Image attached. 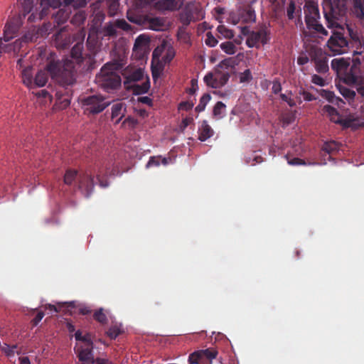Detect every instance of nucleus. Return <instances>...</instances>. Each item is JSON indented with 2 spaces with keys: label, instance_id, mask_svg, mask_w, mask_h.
Listing matches in <instances>:
<instances>
[{
  "label": "nucleus",
  "instance_id": "f257e3e1",
  "mask_svg": "<svg viewBox=\"0 0 364 364\" xmlns=\"http://www.w3.org/2000/svg\"><path fill=\"white\" fill-rule=\"evenodd\" d=\"M48 74L53 80L63 86L75 83L74 64L71 60L61 62L60 60L50 59L46 69L36 73L33 86H45L48 80Z\"/></svg>",
  "mask_w": 364,
  "mask_h": 364
},
{
  "label": "nucleus",
  "instance_id": "f03ea898",
  "mask_svg": "<svg viewBox=\"0 0 364 364\" xmlns=\"http://www.w3.org/2000/svg\"><path fill=\"white\" fill-rule=\"evenodd\" d=\"M117 66L114 63H106L96 76V82L107 92H111L120 87L122 80L116 71Z\"/></svg>",
  "mask_w": 364,
  "mask_h": 364
},
{
  "label": "nucleus",
  "instance_id": "7ed1b4c3",
  "mask_svg": "<svg viewBox=\"0 0 364 364\" xmlns=\"http://www.w3.org/2000/svg\"><path fill=\"white\" fill-rule=\"evenodd\" d=\"M331 68L340 80L348 85H355L362 77L360 69L351 67L350 59L335 58L331 61Z\"/></svg>",
  "mask_w": 364,
  "mask_h": 364
},
{
  "label": "nucleus",
  "instance_id": "20e7f679",
  "mask_svg": "<svg viewBox=\"0 0 364 364\" xmlns=\"http://www.w3.org/2000/svg\"><path fill=\"white\" fill-rule=\"evenodd\" d=\"M75 182L78 188L85 191L86 196L88 197L94 188V178L88 171L78 173L75 170L68 169L64 175V183L67 185H71Z\"/></svg>",
  "mask_w": 364,
  "mask_h": 364
},
{
  "label": "nucleus",
  "instance_id": "39448f33",
  "mask_svg": "<svg viewBox=\"0 0 364 364\" xmlns=\"http://www.w3.org/2000/svg\"><path fill=\"white\" fill-rule=\"evenodd\" d=\"M304 9L307 28L327 36V31L318 21L320 19V14L317 3L314 1H306Z\"/></svg>",
  "mask_w": 364,
  "mask_h": 364
},
{
  "label": "nucleus",
  "instance_id": "423d86ee",
  "mask_svg": "<svg viewBox=\"0 0 364 364\" xmlns=\"http://www.w3.org/2000/svg\"><path fill=\"white\" fill-rule=\"evenodd\" d=\"M323 15L328 27L333 26L336 20L343 17L346 12V0H329L323 5Z\"/></svg>",
  "mask_w": 364,
  "mask_h": 364
},
{
  "label": "nucleus",
  "instance_id": "0eeeda50",
  "mask_svg": "<svg viewBox=\"0 0 364 364\" xmlns=\"http://www.w3.org/2000/svg\"><path fill=\"white\" fill-rule=\"evenodd\" d=\"M311 61L314 63L315 70L320 74H324L329 70L328 56L323 49L316 44L309 43L305 47Z\"/></svg>",
  "mask_w": 364,
  "mask_h": 364
},
{
  "label": "nucleus",
  "instance_id": "6e6552de",
  "mask_svg": "<svg viewBox=\"0 0 364 364\" xmlns=\"http://www.w3.org/2000/svg\"><path fill=\"white\" fill-rule=\"evenodd\" d=\"M270 35L269 26L263 24L250 33L246 44L249 48H259L261 46H264L269 42Z\"/></svg>",
  "mask_w": 364,
  "mask_h": 364
},
{
  "label": "nucleus",
  "instance_id": "1a4fd4ad",
  "mask_svg": "<svg viewBox=\"0 0 364 364\" xmlns=\"http://www.w3.org/2000/svg\"><path fill=\"white\" fill-rule=\"evenodd\" d=\"M109 105L110 101L101 95H91L82 99V106L87 114L100 113Z\"/></svg>",
  "mask_w": 364,
  "mask_h": 364
},
{
  "label": "nucleus",
  "instance_id": "9d476101",
  "mask_svg": "<svg viewBox=\"0 0 364 364\" xmlns=\"http://www.w3.org/2000/svg\"><path fill=\"white\" fill-rule=\"evenodd\" d=\"M349 42L341 32H335L327 42V46L333 55H341L348 50Z\"/></svg>",
  "mask_w": 364,
  "mask_h": 364
},
{
  "label": "nucleus",
  "instance_id": "9b49d317",
  "mask_svg": "<svg viewBox=\"0 0 364 364\" xmlns=\"http://www.w3.org/2000/svg\"><path fill=\"white\" fill-rule=\"evenodd\" d=\"M218 351L214 348H208L195 351L189 355L188 362L190 364H201L205 359L211 362L216 358Z\"/></svg>",
  "mask_w": 364,
  "mask_h": 364
},
{
  "label": "nucleus",
  "instance_id": "f8f14e48",
  "mask_svg": "<svg viewBox=\"0 0 364 364\" xmlns=\"http://www.w3.org/2000/svg\"><path fill=\"white\" fill-rule=\"evenodd\" d=\"M75 0H64V8L59 9L55 15V22L59 26L64 23L70 17L71 13L70 7L75 6Z\"/></svg>",
  "mask_w": 364,
  "mask_h": 364
},
{
  "label": "nucleus",
  "instance_id": "ddd939ff",
  "mask_svg": "<svg viewBox=\"0 0 364 364\" xmlns=\"http://www.w3.org/2000/svg\"><path fill=\"white\" fill-rule=\"evenodd\" d=\"M184 0H159L156 8L162 11H174L179 10L183 5Z\"/></svg>",
  "mask_w": 364,
  "mask_h": 364
},
{
  "label": "nucleus",
  "instance_id": "4468645a",
  "mask_svg": "<svg viewBox=\"0 0 364 364\" xmlns=\"http://www.w3.org/2000/svg\"><path fill=\"white\" fill-rule=\"evenodd\" d=\"M82 49H83V43L77 42L72 48L70 52V58L71 59L65 58L64 60H60L61 62H65L67 60H71L74 64V75L76 74L75 70V64H80L82 62Z\"/></svg>",
  "mask_w": 364,
  "mask_h": 364
},
{
  "label": "nucleus",
  "instance_id": "2eb2a0df",
  "mask_svg": "<svg viewBox=\"0 0 364 364\" xmlns=\"http://www.w3.org/2000/svg\"><path fill=\"white\" fill-rule=\"evenodd\" d=\"M46 308L54 312L63 311L66 314H71L72 309L75 308L74 302L58 303V306L47 304Z\"/></svg>",
  "mask_w": 364,
  "mask_h": 364
},
{
  "label": "nucleus",
  "instance_id": "dca6fc26",
  "mask_svg": "<svg viewBox=\"0 0 364 364\" xmlns=\"http://www.w3.org/2000/svg\"><path fill=\"white\" fill-rule=\"evenodd\" d=\"M18 29V27L15 23L11 21L7 22L4 30V41L6 43L14 38Z\"/></svg>",
  "mask_w": 364,
  "mask_h": 364
},
{
  "label": "nucleus",
  "instance_id": "f3484780",
  "mask_svg": "<svg viewBox=\"0 0 364 364\" xmlns=\"http://www.w3.org/2000/svg\"><path fill=\"white\" fill-rule=\"evenodd\" d=\"M65 27H63L55 34V40L58 43V47L62 49L67 48L70 43V36L64 34Z\"/></svg>",
  "mask_w": 364,
  "mask_h": 364
},
{
  "label": "nucleus",
  "instance_id": "a211bd4d",
  "mask_svg": "<svg viewBox=\"0 0 364 364\" xmlns=\"http://www.w3.org/2000/svg\"><path fill=\"white\" fill-rule=\"evenodd\" d=\"M38 1H39L41 6L43 7L42 11L38 14L39 19H42L44 16L47 14V10L49 7L56 8L61 4L59 1L55 0H38Z\"/></svg>",
  "mask_w": 364,
  "mask_h": 364
},
{
  "label": "nucleus",
  "instance_id": "6ab92c4d",
  "mask_svg": "<svg viewBox=\"0 0 364 364\" xmlns=\"http://www.w3.org/2000/svg\"><path fill=\"white\" fill-rule=\"evenodd\" d=\"M353 12L364 26V0H353Z\"/></svg>",
  "mask_w": 364,
  "mask_h": 364
},
{
  "label": "nucleus",
  "instance_id": "aec40b11",
  "mask_svg": "<svg viewBox=\"0 0 364 364\" xmlns=\"http://www.w3.org/2000/svg\"><path fill=\"white\" fill-rule=\"evenodd\" d=\"M199 132L198 139L201 141H205L213 135V130L205 121L203 122Z\"/></svg>",
  "mask_w": 364,
  "mask_h": 364
},
{
  "label": "nucleus",
  "instance_id": "412c9836",
  "mask_svg": "<svg viewBox=\"0 0 364 364\" xmlns=\"http://www.w3.org/2000/svg\"><path fill=\"white\" fill-rule=\"evenodd\" d=\"M323 111L329 116L331 121L340 123V115L335 107L331 105H325Z\"/></svg>",
  "mask_w": 364,
  "mask_h": 364
},
{
  "label": "nucleus",
  "instance_id": "4be33fe9",
  "mask_svg": "<svg viewBox=\"0 0 364 364\" xmlns=\"http://www.w3.org/2000/svg\"><path fill=\"white\" fill-rule=\"evenodd\" d=\"M22 80L25 85L28 87H33V76L31 73V67L28 66L21 71Z\"/></svg>",
  "mask_w": 364,
  "mask_h": 364
},
{
  "label": "nucleus",
  "instance_id": "5701e85b",
  "mask_svg": "<svg viewBox=\"0 0 364 364\" xmlns=\"http://www.w3.org/2000/svg\"><path fill=\"white\" fill-rule=\"evenodd\" d=\"M339 149L340 144L336 141H326L322 146V150L328 154L337 152Z\"/></svg>",
  "mask_w": 364,
  "mask_h": 364
},
{
  "label": "nucleus",
  "instance_id": "b1692460",
  "mask_svg": "<svg viewBox=\"0 0 364 364\" xmlns=\"http://www.w3.org/2000/svg\"><path fill=\"white\" fill-rule=\"evenodd\" d=\"M86 19V14L84 11L79 10L75 12L71 18L70 22L75 26H80L84 23Z\"/></svg>",
  "mask_w": 364,
  "mask_h": 364
},
{
  "label": "nucleus",
  "instance_id": "393cba45",
  "mask_svg": "<svg viewBox=\"0 0 364 364\" xmlns=\"http://www.w3.org/2000/svg\"><path fill=\"white\" fill-rule=\"evenodd\" d=\"M144 74V70L141 68H138L134 70L126 77V82H131L139 81L143 79Z\"/></svg>",
  "mask_w": 364,
  "mask_h": 364
},
{
  "label": "nucleus",
  "instance_id": "a878e982",
  "mask_svg": "<svg viewBox=\"0 0 364 364\" xmlns=\"http://www.w3.org/2000/svg\"><path fill=\"white\" fill-rule=\"evenodd\" d=\"M204 82L208 87H211L213 88H219L218 83L217 80L216 74H213L212 73H207L204 78Z\"/></svg>",
  "mask_w": 364,
  "mask_h": 364
},
{
  "label": "nucleus",
  "instance_id": "bb28decb",
  "mask_svg": "<svg viewBox=\"0 0 364 364\" xmlns=\"http://www.w3.org/2000/svg\"><path fill=\"white\" fill-rule=\"evenodd\" d=\"M225 105L222 102H218L213 107V115L218 119H221L225 115Z\"/></svg>",
  "mask_w": 364,
  "mask_h": 364
},
{
  "label": "nucleus",
  "instance_id": "cd10ccee",
  "mask_svg": "<svg viewBox=\"0 0 364 364\" xmlns=\"http://www.w3.org/2000/svg\"><path fill=\"white\" fill-rule=\"evenodd\" d=\"M0 348L1 351L4 353L8 357L14 356L16 352L18 353V352L16 351V345L10 346L7 343H3L2 345L0 346Z\"/></svg>",
  "mask_w": 364,
  "mask_h": 364
},
{
  "label": "nucleus",
  "instance_id": "c85d7f7f",
  "mask_svg": "<svg viewBox=\"0 0 364 364\" xmlns=\"http://www.w3.org/2000/svg\"><path fill=\"white\" fill-rule=\"evenodd\" d=\"M127 17L130 22L139 26L142 25L144 22V19L142 16L136 14L133 11H129L127 12Z\"/></svg>",
  "mask_w": 364,
  "mask_h": 364
},
{
  "label": "nucleus",
  "instance_id": "c756f323",
  "mask_svg": "<svg viewBox=\"0 0 364 364\" xmlns=\"http://www.w3.org/2000/svg\"><path fill=\"white\" fill-rule=\"evenodd\" d=\"M220 47L222 49V50H223L225 53H227L228 55L235 54L236 52V46L231 41H226V42L222 43L220 45Z\"/></svg>",
  "mask_w": 364,
  "mask_h": 364
},
{
  "label": "nucleus",
  "instance_id": "7c9ffc66",
  "mask_svg": "<svg viewBox=\"0 0 364 364\" xmlns=\"http://www.w3.org/2000/svg\"><path fill=\"white\" fill-rule=\"evenodd\" d=\"M210 99H211L210 95L208 93H205L200 99V102L196 107V111L198 112H200L203 111L205 109L207 104L210 100Z\"/></svg>",
  "mask_w": 364,
  "mask_h": 364
},
{
  "label": "nucleus",
  "instance_id": "2f4dec72",
  "mask_svg": "<svg viewBox=\"0 0 364 364\" xmlns=\"http://www.w3.org/2000/svg\"><path fill=\"white\" fill-rule=\"evenodd\" d=\"M215 74L219 87H221L223 85H225L228 82L230 77L228 72L221 73L220 71H216Z\"/></svg>",
  "mask_w": 364,
  "mask_h": 364
},
{
  "label": "nucleus",
  "instance_id": "473e14b6",
  "mask_svg": "<svg viewBox=\"0 0 364 364\" xmlns=\"http://www.w3.org/2000/svg\"><path fill=\"white\" fill-rule=\"evenodd\" d=\"M150 88V82L147 79L146 82H144L141 85H136L134 87V91L136 95H141L146 93Z\"/></svg>",
  "mask_w": 364,
  "mask_h": 364
},
{
  "label": "nucleus",
  "instance_id": "72a5a7b5",
  "mask_svg": "<svg viewBox=\"0 0 364 364\" xmlns=\"http://www.w3.org/2000/svg\"><path fill=\"white\" fill-rule=\"evenodd\" d=\"M320 95L323 98H325L326 100L331 103H334L335 100L342 101V100L340 99L339 97H336L333 92H331L330 90H321Z\"/></svg>",
  "mask_w": 364,
  "mask_h": 364
},
{
  "label": "nucleus",
  "instance_id": "f704fd0d",
  "mask_svg": "<svg viewBox=\"0 0 364 364\" xmlns=\"http://www.w3.org/2000/svg\"><path fill=\"white\" fill-rule=\"evenodd\" d=\"M338 88L340 93L346 99L352 100L355 96V92L343 86L338 85Z\"/></svg>",
  "mask_w": 364,
  "mask_h": 364
},
{
  "label": "nucleus",
  "instance_id": "c9c22d12",
  "mask_svg": "<svg viewBox=\"0 0 364 364\" xmlns=\"http://www.w3.org/2000/svg\"><path fill=\"white\" fill-rule=\"evenodd\" d=\"M122 332V331L121 328L118 326L113 325L109 327L106 333L110 339L113 340L115 339L119 334H121Z\"/></svg>",
  "mask_w": 364,
  "mask_h": 364
},
{
  "label": "nucleus",
  "instance_id": "e433bc0d",
  "mask_svg": "<svg viewBox=\"0 0 364 364\" xmlns=\"http://www.w3.org/2000/svg\"><path fill=\"white\" fill-rule=\"evenodd\" d=\"M93 318L95 320L98 321L99 323L102 324H105L107 323V318L106 314L103 312V309H100L97 310L94 314Z\"/></svg>",
  "mask_w": 364,
  "mask_h": 364
},
{
  "label": "nucleus",
  "instance_id": "4c0bfd02",
  "mask_svg": "<svg viewBox=\"0 0 364 364\" xmlns=\"http://www.w3.org/2000/svg\"><path fill=\"white\" fill-rule=\"evenodd\" d=\"M149 26L152 30L159 31L164 26L163 20L160 18H152L149 21Z\"/></svg>",
  "mask_w": 364,
  "mask_h": 364
},
{
  "label": "nucleus",
  "instance_id": "58836bf2",
  "mask_svg": "<svg viewBox=\"0 0 364 364\" xmlns=\"http://www.w3.org/2000/svg\"><path fill=\"white\" fill-rule=\"evenodd\" d=\"M7 43L4 41V38H0V57L3 53L13 52L12 44Z\"/></svg>",
  "mask_w": 364,
  "mask_h": 364
},
{
  "label": "nucleus",
  "instance_id": "ea45409f",
  "mask_svg": "<svg viewBox=\"0 0 364 364\" xmlns=\"http://www.w3.org/2000/svg\"><path fill=\"white\" fill-rule=\"evenodd\" d=\"M117 26L115 22L114 23H109L107 25H105L104 28V32L105 36H115L117 35Z\"/></svg>",
  "mask_w": 364,
  "mask_h": 364
},
{
  "label": "nucleus",
  "instance_id": "a19ab883",
  "mask_svg": "<svg viewBox=\"0 0 364 364\" xmlns=\"http://www.w3.org/2000/svg\"><path fill=\"white\" fill-rule=\"evenodd\" d=\"M218 31L226 38H232L234 37V33L232 30L228 29L224 25H220L218 28Z\"/></svg>",
  "mask_w": 364,
  "mask_h": 364
},
{
  "label": "nucleus",
  "instance_id": "79ce46f5",
  "mask_svg": "<svg viewBox=\"0 0 364 364\" xmlns=\"http://www.w3.org/2000/svg\"><path fill=\"white\" fill-rule=\"evenodd\" d=\"M296 4L293 0L289 1L287 7V16L289 20H293L295 18Z\"/></svg>",
  "mask_w": 364,
  "mask_h": 364
},
{
  "label": "nucleus",
  "instance_id": "37998d69",
  "mask_svg": "<svg viewBox=\"0 0 364 364\" xmlns=\"http://www.w3.org/2000/svg\"><path fill=\"white\" fill-rule=\"evenodd\" d=\"M166 307V305L162 301H155L151 305L153 311L156 312L163 311Z\"/></svg>",
  "mask_w": 364,
  "mask_h": 364
},
{
  "label": "nucleus",
  "instance_id": "c03bdc74",
  "mask_svg": "<svg viewBox=\"0 0 364 364\" xmlns=\"http://www.w3.org/2000/svg\"><path fill=\"white\" fill-rule=\"evenodd\" d=\"M115 23L117 28H121L123 31H128L132 29V26L124 19H118Z\"/></svg>",
  "mask_w": 364,
  "mask_h": 364
},
{
  "label": "nucleus",
  "instance_id": "a18cd8bd",
  "mask_svg": "<svg viewBox=\"0 0 364 364\" xmlns=\"http://www.w3.org/2000/svg\"><path fill=\"white\" fill-rule=\"evenodd\" d=\"M123 105L120 102L116 103L112 107V117H117L121 114Z\"/></svg>",
  "mask_w": 364,
  "mask_h": 364
},
{
  "label": "nucleus",
  "instance_id": "49530a36",
  "mask_svg": "<svg viewBox=\"0 0 364 364\" xmlns=\"http://www.w3.org/2000/svg\"><path fill=\"white\" fill-rule=\"evenodd\" d=\"M218 40L212 35L210 32L207 33L205 44L210 47H215L218 44Z\"/></svg>",
  "mask_w": 364,
  "mask_h": 364
},
{
  "label": "nucleus",
  "instance_id": "de8ad7c7",
  "mask_svg": "<svg viewBox=\"0 0 364 364\" xmlns=\"http://www.w3.org/2000/svg\"><path fill=\"white\" fill-rule=\"evenodd\" d=\"M252 78L251 72L249 69L245 70L243 73H240V82H248Z\"/></svg>",
  "mask_w": 364,
  "mask_h": 364
},
{
  "label": "nucleus",
  "instance_id": "09e8293b",
  "mask_svg": "<svg viewBox=\"0 0 364 364\" xmlns=\"http://www.w3.org/2000/svg\"><path fill=\"white\" fill-rule=\"evenodd\" d=\"M311 82L319 86H325L326 85L325 80L318 75L314 74L311 76Z\"/></svg>",
  "mask_w": 364,
  "mask_h": 364
},
{
  "label": "nucleus",
  "instance_id": "8fccbe9b",
  "mask_svg": "<svg viewBox=\"0 0 364 364\" xmlns=\"http://www.w3.org/2000/svg\"><path fill=\"white\" fill-rule=\"evenodd\" d=\"M149 42V39L144 35L139 36L134 43V48L145 45Z\"/></svg>",
  "mask_w": 364,
  "mask_h": 364
},
{
  "label": "nucleus",
  "instance_id": "3c124183",
  "mask_svg": "<svg viewBox=\"0 0 364 364\" xmlns=\"http://www.w3.org/2000/svg\"><path fill=\"white\" fill-rule=\"evenodd\" d=\"M175 56V51L172 48H168L163 57V60L165 63H170Z\"/></svg>",
  "mask_w": 364,
  "mask_h": 364
},
{
  "label": "nucleus",
  "instance_id": "603ef678",
  "mask_svg": "<svg viewBox=\"0 0 364 364\" xmlns=\"http://www.w3.org/2000/svg\"><path fill=\"white\" fill-rule=\"evenodd\" d=\"M82 342L83 343V345L82 346L93 347L92 336L89 333L83 336Z\"/></svg>",
  "mask_w": 364,
  "mask_h": 364
},
{
  "label": "nucleus",
  "instance_id": "864d4df0",
  "mask_svg": "<svg viewBox=\"0 0 364 364\" xmlns=\"http://www.w3.org/2000/svg\"><path fill=\"white\" fill-rule=\"evenodd\" d=\"M282 90V85L279 79L275 78L272 82V91L274 94H278Z\"/></svg>",
  "mask_w": 364,
  "mask_h": 364
},
{
  "label": "nucleus",
  "instance_id": "5fc2aeb1",
  "mask_svg": "<svg viewBox=\"0 0 364 364\" xmlns=\"http://www.w3.org/2000/svg\"><path fill=\"white\" fill-rule=\"evenodd\" d=\"M23 43H26V41L24 39H18L15 41L14 43H11L13 52L14 53H16L20 50L21 48L22 47Z\"/></svg>",
  "mask_w": 364,
  "mask_h": 364
},
{
  "label": "nucleus",
  "instance_id": "6e6d98bb",
  "mask_svg": "<svg viewBox=\"0 0 364 364\" xmlns=\"http://www.w3.org/2000/svg\"><path fill=\"white\" fill-rule=\"evenodd\" d=\"M161 156H152L150 157L147 164L146 167H151L153 166H159L161 164Z\"/></svg>",
  "mask_w": 364,
  "mask_h": 364
},
{
  "label": "nucleus",
  "instance_id": "4d7b16f0",
  "mask_svg": "<svg viewBox=\"0 0 364 364\" xmlns=\"http://www.w3.org/2000/svg\"><path fill=\"white\" fill-rule=\"evenodd\" d=\"M310 60H311V58L308 53L301 54L297 58V63L299 65H304L308 63Z\"/></svg>",
  "mask_w": 364,
  "mask_h": 364
},
{
  "label": "nucleus",
  "instance_id": "13d9d810",
  "mask_svg": "<svg viewBox=\"0 0 364 364\" xmlns=\"http://www.w3.org/2000/svg\"><path fill=\"white\" fill-rule=\"evenodd\" d=\"M107 4L109 6V11L112 14H114V11L118 9V1L117 0H109L107 1Z\"/></svg>",
  "mask_w": 364,
  "mask_h": 364
},
{
  "label": "nucleus",
  "instance_id": "bf43d9fd",
  "mask_svg": "<svg viewBox=\"0 0 364 364\" xmlns=\"http://www.w3.org/2000/svg\"><path fill=\"white\" fill-rule=\"evenodd\" d=\"M280 98L282 101L287 102L291 107L296 106V102L294 99L289 97L286 94H280Z\"/></svg>",
  "mask_w": 364,
  "mask_h": 364
},
{
  "label": "nucleus",
  "instance_id": "052dcab7",
  "mask_svg": "<svg viewBox=\"0 0 364 364\" xmlns=\"http://www.w3.org/2000/svg\"><path fill=\"white\" fill-rule=\"evenodd\" d=\"M193 18V16L191 11H186L184 14L181 15V19L183 21L184 23L188 24Z\"/></svg>",
  "mask_w": 364,
  "mask_h": 364
},
{
  "label": "nucleus",
  "instance_id": "680f3d73",
  "mask_svg": "<svg viewBox=\"0 0 364 364\" xmlns=\"http://www.w3.org/2000/svg\"><path fill=\"white\" fill-rule=\"evenodd\" d=\"M33 7V1L31 0H24L23 3V9L24 11V16L28 14Z\"/></svg>",
  "mask_w": 364,
  "mask_h": 364
},
{
  "label": "nucleus",
  "instance_id": "e2e57ef3",
  "mask_svg": "<svg viewBox=\"0 0 364 364\" xmlns=\"http://www.w3.org/2000/svg\"><path fill=\"white\" fill-rule=\"evenodd\" d=\"M288 164L291 166L306 165L304 160L296 157L288 160Z\"/></svg>",
  "mask_w": 364,
  "mask_h": 364
},
{
  "label": "nucleus",
  "instance_id": "0e129e2a",
  "mask_svg": "<svg viewBox=\"0 0 364 364\" xmlns=\"http://www.w3.org/2000/svg\"><path fill=\"white\" fill-rule=\"evenodd\" d=\"M355 85H357L358 92L364 96V78L362 77Z\"/></svg>",
  "mask_w": 364,
  "mask_h": 364
},
{
  "label": "nucleus",
  "instance_id": "69168bd1",
  "mask_svg": "<svg viewBox=\"0 0 364 364\" xmlns=\"http://www.w3.org/2000/svg\"><path fill=\"white\" fill-rule=\"evenodd\" d=\"M193 107V103L190 102H182L179 104V109L188 111Z\"/></svg>",
  "mask_w": 364,
  "mask_h": 364
},
{
  "label": "nucleus",
  "instance_id": "338daca9",
  "mask_svg": "<svg viewBox=\"0 0 364 364\" xmlns=\"http://www.w3.org/2000/svg\"><path fill=\"white\" fill-rule=\"evenodd\" d=\"M44 316V313L43 311H39L36 317L31 321L33 326H37L39 322L42 320Z\"/></svg>",
  "mask_w": 364,
  "mask_h": 364
},
{
  "label": "nucleus",
  "instance_id": "774afa93",
  "mask_svg": "<svg viewBox=\"0 0 364 364\" xmlns=\"http://www.w3.org/2000/svg\"><path fill=\"white\" fill-rule=\"evenodd\" d=\"M302 96L304 100L306 101H313L316 100V97L309 92L303 91Z\"/></svg>",
  "mask_w": 364,
  "mask_h": 364
}]
</instances>
